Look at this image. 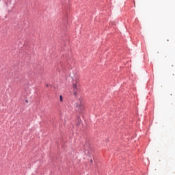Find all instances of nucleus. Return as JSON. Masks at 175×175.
I'll return each mask as SVG.
<instances>
[{"label":"nucleus","mask_w":175,"mask_h":175,"mask_svg":"<svg viewBox=\"0 0 175 175\" xmlns=\"http://www.w3.org/2000/svg\"><path fill=\"white\" fill-rule=\"evenodd\" d=\"M133 3H134V4H135V1H134Z\"/></svg>","instance_id":"6"},{"label":"nucleus","mask_w":175,"mask_h":175,"mask_svg":"<svg viewBox=\"0 0 175 175\" xmlns=\"http://www.w3.org/2000/svg\"><path fill=\"white\" fill-rule=\"evenodd\" d=\"M77 108H78L77 110L79 112H81V111H83V107L81 105H79V106H78Z\"/></svg>","instance_id":"2"},{"label":"nucleus","mask_w":175,"mask_h":175,"mask_svg":"<svg viewBox=\"0 0 175 175\" xmlns=\"http://www.w3.org/2000/svg\"><path fill=\"white\" fill-rule=\"evenodd\" d=\"M46 87H49V85H46Z\"/></svg>","instance_id":"4"},{"label":"nucleus","mask_w":175,"mask_h":175,"mask_svg":"<svg viewBox=\"0 0 175 175\" xmlns=\"http://www.w3.org/2000/svg\"><path fill=\"white\" fill-rule=\"evenodd\" d=\"M91 163H92V160H91V161H90Z\"/></svg>","instance_id":"5"},{"label":"nucleus","mask_w":175,"mask_h":175,"mask_svg":"<svg viewBox=\"0 0 175 175\" xmlns=\"http://www.w3.org/2000/svg\"><path fill=\"white\" fill-rule=\"evenodd\" d=\"M59 101H61V103L63 102V97H62V95H59Z\"/></svg>","instance_id":"3"},{"label":"nucleus","mask_w":175,"mask_h":175,"mask_svg":"<svg viewBox=\"0 0 175 175\" xmlns=\"http://www.w3.org/2000/svg\"><path fill=\"white\" fill-rule=\"evenodd\" d=\"M72 88H74V95L77 96L78 91L77 85L76 83H74V85H72Z\"/></svg>","instance_id":"1"}]
</instances>
